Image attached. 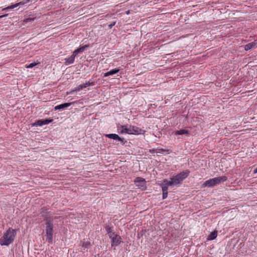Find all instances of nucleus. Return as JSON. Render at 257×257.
Listing matches in <instances>:
<instances>
[{
    "instance_id": "f257e3e1",
    "label": "nucleus",
    "mask_w": 257,
    "mask_h": 257,
    "mask_svg": "<svg viewBox=\"0 0 257 257\" xmlns=\"http://www.w3.org/2000/svg\"><path fill=\"white\" fill-rule=\"evenodd\" d=\"M190 171L185 170L176 175H173L170 179V180L164 179L163 182L160 184L162 192H168L169 186H176L182 184V181L186 179L190 174Z\"/></svg>"
},
{
    "instance_id": "f03ea898",
    "label": "nucleus",
    "mask_w": 257,
    "mask_h": 257,
    "mask_svg": "<svg viewBox=\"0 0 257 257\" xmlns=\"http://www.w3.org/2000/svg\"><path fill=\"white\" fill-rule=\"evenodd\" d=\"M57 218V217H55L54 218L53 217L48 216H45L44 218L46 241L49 243H52L53 241V232L54 231V219Z\"/></svg>"
},
{
    "instance_id": "7ed1b4c3",
    "label": "nucleus",
    "mask_w": 257,
    "mask_h": 257,
    "mask_svg": "<svg viewBox=\"0 0 257 257\" xmlns=\"http://www.w3.org/2000/svg\"><path fill=\"white\" fill-rule=\"evenodd\" d=\"M17 230L9 227L0 238V245L8 246L12 244L15 240Z\"/></svg>"
},
{
    "instance_id": "20e7f679",
    "label": "nucleus",
    "mask_w": 257,
    "mask_h": 257,
    "mask_svg": "<svg viewBox=\"0 0 257 257\" xmlns=\"http://www.w3.org/2000/svg\"><path fill=\"white\" fill-rule=\"evenodd\" d=\"M227 177L225 176H219L213 178L209 179L205 181L202 185L201 188L213 187L221 183L226 181Z\"/></svg>"
},
{
    "instance_id": "39448f33",
    "label": "nucleus",
    "mask_w": 257,
    "mask_h": 257,
    "mask_svg": "<svg viewBox=\"0 0 257 257\" xmlns=\"http://www.w3.org/2000/svg\"><path fill=\"white\" fill-rule=\"evenodd\" d=\"M104 136L108 138L113 139L114 140L120 142L121 144L124 145L126 141L123 138L120 137L118 135L115 134H105Z\"/></svg>"
},
{
    "instance_id": "423d86ee",
    "label": "nucleus",
    "mask_w": 257,
    "mask_h": 257,
    "mask_svg": "<svg viewBox=\"0 0 257 257\" xmlns=\"http://www.w3.org/2000/svg\"><path fill=\"white\" fill-rule=\"evenodd\" d=\"M53 121V119L52 118H47L45 119H40L34 123L32 124L33 126H42L44 125L48 124Z\"/></svg>"
},
{
    "instance_id": "0eeeda50",
    "label": "nucleus",
    "mask_w": 257,
    "mask_h": 257,
    "mask_svg": "<svg viewBox=\"0 0 257 257\" xmlns=\"http://www.w3.org/2000/svg\"><path fill=\"white\" fill-rule=\"evenodd\" d=\"M131 130L132 132L131 135H140V134H144L145 133V131L135 126H131Z\"/></svg>"
},
{
    "instance_id": "6e6552de",
    "label": "nucleus",
    "mask_w": 257,
    "mask_h": 257,
    "mask_svg": "<svg viewBox=\"0 0 257 257\" xmlns=\"http://www.w3.org/2000/svg\"><path fill=\"white\" fill-rule=\"evenodd\" d=\"M92 86L93 85V82H86V83L80 84L78 85V86L75 87L72 90V92H77L83 89V88H86L87 87L89 86Z\"/></svg>"
},
{
    "instance_id": "1a4fd4ad",
    "label": "nucleus",
    "mask_w": 257,
    "mask_h": 257,
    "mask_svg": "<svg viewBox=\"0 0 257 257\" xmlns=\"http://www.w3.org/2000/svg\"><path fill=\"white\" fill-rule=\"evenodd\" d=\"M111 246H118L121 242V238L118 235H114L111 239Z\"/></svg>"
},
{
    "instance_id": "9d476101",
    "label": "nucleus",
    "mask_w": 257,
    "mask_h": 257,
    "mask_svg": "<svg viewBox=\"0 0 257 257\" xmlns=\"http://www.w3.org/2000/svg\"><path fill=\"white\" fill-rule=\"evenodd\" d=\"M257 48V39L255 40L253 42L248 43L244 46V50L246 51H249L252 49Z\"/></svg>"
},
{
    "instance_id": "9b49d317",
    "label": "nucleus",
    "mask_w": 257,
    "mask_h": 257,
    "mask_svg": "<svg viewBox=\"0 0 257 257\" xmlns=\"http://www.w3.org/2000/svg\"><path fill=\"white\" fill-rule=\"evenodd\" d=\"M131 125L128 126L126 125H123L120 126L121 129H120V133L121 134H127L131 135Z\"/></svg>"
},
{
    "instance_id": "f8f14e48",
    "label": "nucleus",
    "mask_w": 257,
    "mask_h": 257,
    "mask_svg": "<svg viewBox=\"0 0 257 257\" xmlns=\"http://www.w3.org/2000/svg\"><path fill=\"white\" fill-rule=\"evenodd\" d=\"M71 105V103H69V102L64 103L60 104L55 106L54 107V109L55 110H64L65 108H66L67 107L70 106Z\"/></svg>"
},
{
    "instance_id": "ddd939ff",
    "label": "nucleus",
    "mask_w": 257,
    "mask_h": 257,
    "mask_svg": "<svg viewBox=\"0 0 257 257\" xmlns=\"http://www.w3.org/2000/svg\"><path fill=\"white\" fill-rule=\"evenodd\" d=\"M120 71L119 68H116L115 69H113L110 70V71L105 73L103 75V77H106L110 75H114L118 72H119Z\"/></svg>"
},
{
    "instance_id": "4468645a",
    "label": "nucleus",
    "mask_w": 257,
    "mask_h": 257,
    "mask_svg": "<svg viewBox=\"0 0 257 257\" xmlns=\"http://www.w3.org/2000/svg\"><path fill=\"white\" fill-rule=\"evenodd\" d=\"M26 3L24 2H21L19 3H16L15 4H12L10 6H8L5 8L3 9L2 11H6V10H9V9H13L15 8L19 7V6L24 5Z\"/></svg>"
},
{
    "instance_id": "2eb2a0df",
    "label": "nucleus",
    "mask_w": 257,
    "mask_h": 257,
    "mask_svg": "<svg viewBox=\"0 0 257 257\" xmlns=\"http://www.w3.org/2000/svg\"><path fill=\"white\" fill-rule=\"evenodd\" d=\"M76 56L74 55V54L73 53V54L68 58H66L65 59V64L66 65H68L70 64H72L74 63L75 57Z\"/></svg>"
},
{
    "instance_id": "dca6fc26",
    "label": "nucleus",
    "mask_w": 257,
    "mask_h": 257,
    "mask_svg": "<svg viewBox=\"0 0 257 257\" xmlns=\"http://www.w3.org/2000/svg\"><path fill=\"white\" fill-rule=\"evenodd\" d=\"M89 47L88 45H85L83 46H82V47H79V48L76 49L74 52H73V54H74V55L75 56H77V55L79 53H81V52H83V51H84L87 48H88Z\"/></svg>"
},
{
    "instance_id": "f3484780",
    "label": "nucleus",
    "mask_w": 257,
    "mask_h": 257,
    "mask_svg": "<svg viewBox=\"0 0 257 257\" xmlns=\"http://www.w3.org/2000/svg\"><path fill=\"white\" fill-rule=\"evenodd\" d=\"M135 182L140 183L138 185V186L143 187L145 185L146 181L145 179L144 178H142L141 177H137L136 178Z\"/></svg>"
},
{
    "instance_id": "a211bd4d",
    "label": "nucleus",
    "mask_w": 257,
    "mask_h": 257,
    "mask_svg": "<svg viewBox=\"0 0 257 257\" xmlns=\"http://www.w3.org/2000/svg\"><path fill=\"white\" fill-rule=\"evenodd\" d=\"M175 135H182L184 134L186 135H189V131L187 130H180L178 131H177L175 133Z\"/></svg>"
},
{
    "instance_id": "6ab92c4d",
    "label": "nucleus",
    "mask_w": 257,
    "mask_h": 257,
    "mask_svg": "<svg viewBox=\"0 0 257 257\" xmlns=\"http://www.w3.org/2000/svg\"><path fill=\"white\" fill-rule=\"evenodd\" d=\"M217 235V232L216 231L212 232L208 236L207 239L209 240H212L215 239Z\"/></svg>"
},
{
    "instance_id": "aec40b11",
    "label": "nucleus",
    "mask_w": 257,
    "mask_h": 257,
    "mask_svg": "<svg viewBox=\"0 0 257 257\" xmlns=\"http://www.w3.org/2000/svg\"><path fill=\"white\" fill-rule=\"evenodd\" d=\"M105 229L107 234L112 233V231H113V227L111 225H106L105 226Z\"/></svg>"
},
{
    "instance_id": "412c9836",
    "label": "nucleus",
    "mask_w": 257,
    "mask_h": 257,
    "mask_svg": "<svg viewBox=\"0 0 257 257\" xmlns=\"http://www.w3.org/2000/svg\"><path fill=\"white\" fill-rule=\"evenodd\" d=\"M157 153H165L166 154H169L170 153L169 150L164 149L162 148H158Z\"/></svg>"
},
{
    "instance_id": "4be33fe9",
    "label": "nucleus",
    "mask_w": 257,
    "mask_h": 257,
    "mask_svg": "<svg viewBox=\"0 0 257 257\" xmlns=\"http://www.w3.org/2000/svg\"><path fill=\"white\" fill-rule=\"evenodd\" d=\"M90 244V242L89 241H83L82 242V247L84 248H87L88 246Z\"/></svg>"
},
{
    "instance_id": "5701e85b",
    "label": "nucleus",
    "mask_w": 257,
    "mask_h": 257,
    "mask_svg": "<svg viewBox=\"0 0 257 257\" xmlns=\"http://www.w3.org/2000/svg\"><path fill=\"white\" fill-rule=\"evenodd\" d=\"M35 19L34 18H26L24 20V23H28L29 22H31V21H34Z\"/></svg>"
},
{
    "instance_id": "b1692460",
    "label": "nucleus",
    "mask_w": 257,
    "mask_h": 257,
    "mask_svg": "<svg viewBox=\"0 0 257 257\" xmlns=\"http://www.w3.org/2000/svg\"><path fill=\"white\" fill-rule=\"evenodd\" d=\"M36 65V63L35 62L31 63L29 64V65H27L26 68H32Z\"/></svg>"
},
{
    "instance_id": "393cba45",
    "label": "nucleus",
    "mask_w": 257,
    "mask_h": 257,
    "mask_svg": "<svg viewBox=\"0 0 257 257\" xmlns=\"http://www.w3.org/2000/svg\"><path fill=\"white\" fill-rule=\"evenodd\" d=\"M168 192H163V193H162V198L163 199H165L167 198V196H168Z\"/></svg>"
},
{
    "instance_id": "a878e982",
    "label": "nucleus",
    "mask_w": 257,
    "mask_h": 257,
    "mask_svg": "<svg viewBox=\"0 0 257 257\" xmlns=\"http://www.w3.org/2000/svg\"><path fill=\"white\" fill-rule=\"evenodd\" d=\"M109 237L111 239L113 237H114V235H116V234H115V232H114V230L112 231V233H109L108 234Z\"/></svg>"
},
{
    "instance_id": "bb28decb",
    "label": "nucleus",
    "mask_w": 257,
    "mask_h": 257,
    "mask_svg": "<svg viewBox=\"0 0 257 257\" xmlns=\"http://www.w3.org/2000/svg\"><path fill=\"white\" fill-rule=\"evenodd\" d=\"M116 22H113L110 24L108 25V27L109 28H112L113 26H114L115 25Z\"/></svg>"
},
{
    "instance_id": "cd10ccee",
    "label": "nucleus",
    "mask_w": 257,
    "mask_h": 257,
    "mask_svg": "<svg viewBox=\"0 0 257 257\" xmlns=\"http://www.w3.org/2000/svg\"><path fill=\"white\" fill-rule=\"evenodd\" d=\"M8 14H5V15L0 16V19H1L2 18H3L4 17L8 16Z\"/></svg>"
},
{
    "instance_id": "c85d7f7f",
    "label": "nucleus",
    "mask_w": 257,
    "mask_h": 257,
    "mask_svg": "<svg viewBox=\"0 0 257 257\" xmlns=\"http://www.w3.org/2000/svg\"><path fill=\"white\" fill-rule=\"evenodd\" d=\"M253 172L254 174L257 173V168L253 170Z\"/></svg>"
},
{
    "instance_id": "c756f323",
    "label": "nucleus",
    "mask_w": 257,
    "mask_h": 257,
    "mask_svg": "<svg viewBox=\"0 0 257 257\" xmlns=\"http://www.w3.org/2000/svg\"><path fill=\"white\" fill-rule=\"evenodd\" d=\"M130 11H129V10L125 12V14H127V15L130 14Z\"/></svg>"
},
{
    "instance_id": "7c9ffc66",
    "label": "nucleus",
    "mask_w": 257,
    "mask_h": 257,
    "mask_svg": "<svg viewBox=\"0 0 257 257\" xmlns=\"http://www.w3.org/2000/svg\"><path fill=\"white\" fill-rule=\"evenodd\" d=\"M45 211H46V209H44V210H43V212L45 213Z\"/></svg>"
},
{
    "instance_id": "2f4dec72",
    "label": "nucleus",
    "mask_w": 257,
    "mask_h": 257,
    "mask_svg": "<svg viewBox=\"0 0 257 257\" xmlns=\"http://www.w3.org/2000/svg\"><path fill=\"white\" fill-rule=\"evenodd\" d=\"M29 2V0H27V2Z\"/></svg>"
}]
</instances>
